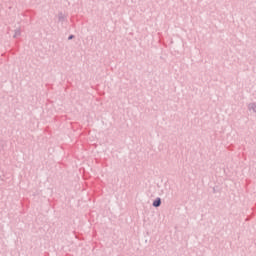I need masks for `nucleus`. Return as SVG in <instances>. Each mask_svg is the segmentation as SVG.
Segmentation results:
<instances>
[{"label":"nucleus","mask_w":256,"mask_h":256,"mask_svg":"<svg viewBox=\"0 0 256 256\" xmlns=\"http://www.w3.org/2000/svg\"><path fill=\"white\" fill-rule=\"evenodd\" d=\"M248 110L251 112V113H256V104L255 103H250L248 105Z\"/></svg>","instance_id":"nucleus-1"},{"label":"nucleus","mask_w":256,"mask_h":256,"mask_svg":"<svg viewBox=\"0 0 256 256\" xmlns=\"http://www.w3.org/2000/svg\"><path fill=\"white\" fill-rule=\"evenodd\" d=\"M153 207H161V198H156L153 201Z\"/></svg>","instance_id":"nucleus-2"},{"label":"nucleus","mask_w":256,"mask_h":256,"mask_svg":"<svg viewBox=\"0 0 256 256\" xmlns=\"http://www.w3.org/2000/svg\"><path fill=\"white\" fill-rule=\"evenodd\" d=\"M13 37H14V39H17V37H21V29H16L14 31Z\"/></svg>","instance_id":"nucleus-3"}]
</instances>
